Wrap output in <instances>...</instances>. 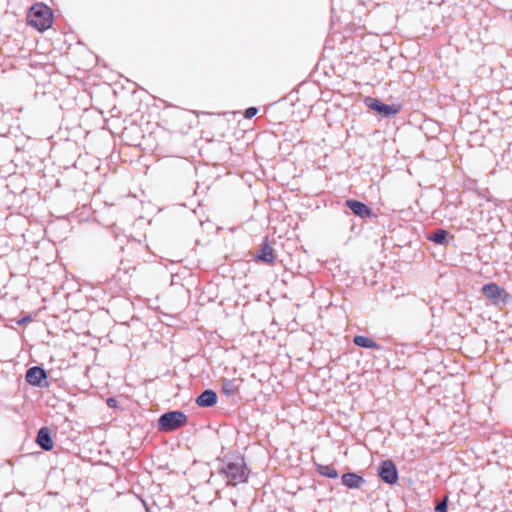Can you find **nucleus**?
Returning <instances> with one entry per match:
<instances>
[{"label": "nucleus", "mask_w": 512, "mask_h": 512, "mask_svg": "<svg viewBox=\"0 0 512 512\" xmlns=\"http://www.w3.org/2000/svg\"><path fill=\"white\" fill-rule=\"evenodd\" d=\"M219 461L218 474L225 480L227 485L237 486L247 482L249 469L242 455H226L223 459H219Z\"/></svg>", "instance_id": "nucleus-1"}, {"label": "nucleus", "mask_w": 512, "mask_h": 512, "mask_svg": "<svg viewBox=\"0 0 512 512\" xmlns=\"http://www.w3.org/2000/svg\"><path fill=\"white\" fill-rule=\"evenodd\" d=\"M27 22L40 32L49 29L53 23V12L43 3L34 4L28 11Z\"/></svg>", "instance_id": "nucleus-2"}, {"label": "nucleus", "mask_w": 512, "mask_h": 512, "mask_svg": "<svg viewBox=\"0 0 512 512\" xmlns=\"http://www.w3.org/2000/svg\"><path fill=\"white\" fill-rule=\"evenodd\" d=\"M188 422L187 415L180 410H171L163 413L157 421V429L160 432L170 433L185 426Z\"/></svg>", "instance_id": "nucleus-3"}, {"label": "nucleus", "mask_w": 512, "mask_h": 512, "mask_svg": "<svg viewBox=\"0 0 512 512\" xmlns=\"http://www.w3.org/2000/svg\"><path fill=\"white\" fill-rule=\"evenodd\" d=\"M364 103L370 110L375 111L377 115L383 118H390L398 114L401 109L400 105H389L378 98L370 96L365 98Z\"/></svg>", "instance_id": "nucleus-4"}, {"label": "nucleus", "mask_w": 512, "mask_h": 512, "mask_svg": "<svg viewBox=\"0 0 512 512\" xmlns=\"http://www.w3.org/2000/svg\"><path fill=\"white\" fill-rule=\"evenodd\" d=\"M481 290L494 305H499L500 303L506 305L509 302L510 295L504 288L494 282L484 284Z\"/></svg>", "instance_id": "nucleus-5"}, {"label": "nucleus", "mask_w": 512, "mask_h": 512, "mask_svg": "<svg viewBox=\"0 0 512 512\" xmlns=\"http://www.w3.org/2000/svg\"><path fill=\"white\" fill-rule=\"evenodd\" d=\"M25 380L29 385L38 388H48L50 385L48 382V373L40 365L28 368L26 370Z\"/></svg>", "instance_id": "nucleus-6"}, {"label": "nucleus", "mask_w": 512, "mask_h": 512, "mask_svg": "<svg viewBox=\"0 0 512 512\" xmlns=\"http://www.w3.org/2000/svg\"><path fill=\"white\" fill-rule=\"evenodd\" d=\"M379 478L386 484L394 485L398 482L399 473L396 464L390 460H383L377 468Z\"/></svg>", "instance_id": "nucleus-7"}, {"label": "nucleus", "mask_w": 512, "mask_h": 512, "mask_svg": "<svg viewBox=\"0 0 512 512\" xmlns=\"http://www.w3.org/2000/svg\"><path fill=\"white\" fill-rule=\"evenodd\" d=\"M345 206L348 207L356 217L361 219L376 217L373 210L364 202L359 200L347 199L345 201Z\"/></svg>", "instance_id": "nucleus-8"}, {"label": "nucleus", "mask_w": 512, "mask_h": 512, "mask_svg": "<svg viewBox=\"0 0 512 512\" xmlns=\"http://www.w3.org/2000/svg\"><path fill=\"white\" fill-rule=\"evenodd\" d=\"M255 259L265 264H272L275 261L274 250L267 237L263 240L258 252L255 254Z\"/></svg>", "instance_id": "nucleus-9"}, {"label": "nucleus", "mask_w": 512, "mask_h": 512, "mask_svg": "<svg viewBox=\"0 0 512 512\" xmlns=\"http://www.w3.org/2000/svg\"><path fill=\"white\" fill-rule=\"evenodd\" d=\"M36 443L44 451H51L54 447V442L51 437V432L48 427H41L36 436Z\"/></svg>", "instance_id": "nucleus-10"}, {"label": "nucleus", "mask_w": 512, "mask_h": 512, "mask_svg": "<svg viewBox=\"0 0 512 512\" xmlns=\"http://www.w3.org/2000/svg\"><path fill=\"white\" fill-rule=\"evenodd\" d=\"M217 400V393L212 389H206L200 395L197 396L195 403L199 407L209 408L213 407L217 403Z\"/></svg>", "instance_id": "nucleus-11"}, {"label": "nucleus", "mask_w": 512, "mask_h": 512, "mask_svg": "<svg viewBox=\"0 0 512 512\" xmlns=\"http://www.w3.org/2000/svg\"><path fill=\"white\" fill-rule=\"evenodd\" d=\"M341 481L348 489H359L365 483V479L355 472L344 473L341 476Z\"/></svg>", "instance_id": "nucleus-12"}, {"label": "nucleus", "mask_w": 512, "mask_h": 512, "mask_svg": "<svg viewBox=\"0 0 512 512\" xmlns=\"http://www.w3.org/2000/svg\"><path fill=\"white\" fill-rule=\"evenodd\" d=\"M426 238L435 244L447 245L453 236L447 230L440 228L430 232Z\"/></svg>", "instance_id": "nucleus-13"}, {"label": "nucleus", "mask_w": 512, "mask_h": 512, "mask_svg": "<svg viewBox=\"0 0 512 512\" xmlns=\"http://www.w3.org/2000/svg\"><path fill=\"white\" fill-rule=\"evenodd\" d=\"M239 381V379H222L221 392L227 397L235 396L239 392Z\"/></svg>", "instance_id": "nucleus-14"}, {"label": "nucleus", "mask_w": 512, "mask_h": 512, "mask_svg": "<svg viewBox=\"0 0 512 512\" xmlns=\"http://www.w3.org/2000/svg\"><path fill=\"white\" fill-rule=\"evenodd\" d=\"M353 344L366 349H380L379 344L368 336L356 335L353 337Z\"/></svg>", "instance_id": "nucleus-15"}, {"label": "nucleus", "mask_w": 512, "mask_h": 512, "mask_svg": "<svg viewBox=\"0 0 512 512\" xmlns=\"http://www.w3.org/2000/svg\"><path fill=\"white\" fill-rule=\"evenodd\" d=\"M316 471L324 477L330 479H337L339 477L338 471L330 465L315 463Z\"/></svg>", "instance_id": "nucleus-16"}, {"label": "nucleus", "mask_w": 512, "mask_h": 512, "mask_svg": "<svg viewBox=\"0 0 512 512\" xmlns=\"http://www.w3.org/2000/svg\"><path fill=\"white\" fill-rule=\"evenodd\" d=\"M448 501L449 496L448 494H445L443 499L436 504L435 512H448Z\"/></svg>", "instance_id": "nucleus-17"}, {"label": "nucleus", "mask_w": 512, "mask_h": 512, "mask_svg": "<svg viewBox=\"0 0 512 512\" xmlns=\"http://www.w3.org/2000/svg\"><path fill=\"white\" fill-rule=\"evenodd\" d=\"M258 113V108L251 106L244 110L243 116L245 119H251Z\"/></svg>", "instance_id": "nucleus-18"}, {"label": "nucleus", "mask_w": 512, "mask_h": 512, "mask_svg": "<svg viewBox=\"0 0 512 512\" xmlns=\"http://www.w3.org/2000/svg\"><path fill=\"white\" fill-rule=\"evenodd\" d=\"M106 404L109 408H116L118 405V401L114 397H109L106 400Z\"/></svg>", "instance_id": "nucleus-19"}, {"label": "nucleus", "mask_w": 512, "mask_h": 512, "mask_svg": "<svg viewBox=\"0 0 512 512\" xmlns=\"http://www.w3.org/2000/svg\"><path fill=\"white\" fill-rule=\"evenodd\" d=\"M30 321H31V317H30L29 315H27V316H25V317H23V318L19 319V320L17 321V324H18V325H25L26 323H28V322H30Z\"/></svg>", "instance_id": "nucleus-20"}]
</instances>
